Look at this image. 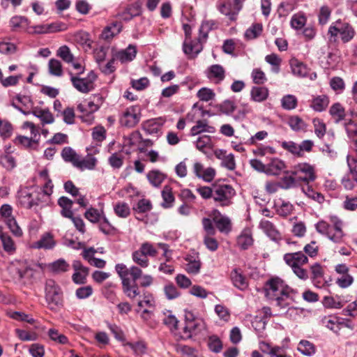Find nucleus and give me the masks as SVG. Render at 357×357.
<instances>
[{
	"label": "nucleus",
	"mask_w": 357,
	"mask_h": 357,
	"mask_svg": "<svg viewBox=\"0 0 357 357\" xmlns=\"http://www.w3.org/2000/svg\"><path fill=\"white\" fill-rule=\"evenodd\" d=\"M162 321L163 324L166 325L171 331L176 330L178 328V321L177 318L170 312H169L167 314H165Z\"/></svg>",
	"instance_id": "64"
},
{
	"label": "nucleus",
	"mask_w": 357,
	"mask_h": 357,
	"mask_svg": "<svg viewBox=\"0 0 357 357\" xmlns=\"http://www.w3.org/2000/svg\"><path fill=\"white\" fill-rule=\"evenodd\" d=\"M123 29L121 22L114 21L106 26L102 31L101 38L105 40H110L117 36Z\"/></svg>",
	"instance_id": "16"
},
{
	"label": "nucleus",
	"mask_w": 357,
	"mask_h": 357,
	"mask_svg": "<svg viewBox=\"0 0 357 357\" xmlns=\"http://www.w3.org/2000/svg\"><path fill=\"white\" fill-rule=\"evenodd\" d=\"M157 244L154 245L150 242H144L141 244L139 249L149 257H155L158 255Z\"/></svg>",
	"instance_id": "51"
},
{
	"label": "nucleus",
	"mask_w": 357,
	"mask_h": 357,
	"mask_svg": "<svg viewBox=\"0 0 357 357\" xmlns=\"http://www.w3.org/2000/svg\"><path fill=\"white\" fill-rule=\"evenodd\" d=\"M97 159L92 155L89 154L84 158L79 156L78 162L75 164V167L80 170H93L95 169Z\"/></svg>",
	"instance_id": "26"
},
{
	"label": "nucleus",
	"mask_w": 357,
	"mask_h": 357,
	"mask_svg": "<svg viewBox=\"0 0 357 357\" xmlns=\"http://www.w3.org/2000/svg\"><path fill=\"white\" fill-rule=\"evenodd\" d=\"M235 195V190L229 185L214 186L213 200L219 206H230Z\"/></svg>",
	"instance_id": "5"
},
{
	"label": "nucleus",
	"mask_w": 357,
	"mask_h": 357,
	"mask_svg": "<svg viewBox=\"0 0 357 357\" xmlns=\"http://www.w3.org/2000/svg\"><path fill=\"white\" fill-rule=\"evenodd\" d=\"M259 228L273 241L281 240L282 236L276 226L271 221L262 219L259 225Z\"/></svg>",
	"instance_id": "14"
},
{
	"label": "nucleus",
	"mask_w": 357,
	"mask_h": 357,
	"mask_svg": "<svg viewBox=\"0 0 357 357\" xmlns=\"http://www.w3.org/2000/svg\"><path fill=\"white\" fill-rule=\"evenodd\" d=\"M115 271L121 280L123 293L130 298H135L139 294L137 280L142 276V269L136 266L128 268L124 264H117Z\"/></svg>",
	"instance_id": "1"
},
{
	"label": "nucleus",
	"mask_w": 357,
	"mask_h": 357,
	"mask_svg": "<svg viewBox=\"0 0 357 357\" xmlns=\"http://www.w3.org/2000/svg\"><path fill=\"white\" fill-rule=\"evenodd\" d=\"M29 23L28 19L22 16H15L10 21V26L13 31L21 29L26 31V27L29 26Z\"/></svg>",
	"instance_id": "38"
},
{
	"label": "nucleus",
	"mask_w": 357,
	"mask_h": 357,
	"mask_svg": "<svg viewBox=\"0 0 357 357\" xmlns=\"http://www.w3.org/2000/svg\"><path fill=\"white\" fill-rule=\"evenodd\" d=\"M262 31V25L260 24H253L245 33V36L248 39H254L258 37Z\"/></svg>",
	"instance_id": "62"
},
{
	"label": "nucleus",
	"mask_w": 357,
	"mask_h": 357,
	"mask_svg": "<svg viewBox=\"0 0 357 357\" xmlns=\"http://www.w3.org/2000/svg\"><path fill=\"white\" fill-rule=\"evenodd\" d=\"M287 123L289 127L296 132L303 131L306 130L307 124L298 116H291L288 118Z\"/></svg>",
	"instance_id": "32"
},
{
	"label": "nucleus",
	"mask_w": 357,
	"mask_h": 357,
	"mask_svg": "<svg viewBox=\"0 0 357 357\" xmlns=\"http://www.w3.org/2000/svg\"><path fill=\"white\" fill-rule=\"evenodd\" d=\"M102 102V97L99 94H96L93 96V100L89 101L86 106L79 104L77 106V109L83 113L92 114L99 109Z\"/></svg>",
	"instance_id": "19"
},
{
	"label": "nucleus",
	"mask_w": 357,
	"mask_h": 357,
	"mask_svg": "<svg viewBox=\"0 0 357 357\" xmlns=\"http://www.w3.org/2000/svg\"><path fill=\"white\" fill-rule=\"evenodd\" d=\"M8 315L10 318L20 321H26L30 324H33L36 322V320L31 317L29 314H25L22 312H8Z\"/></svg>",
	"instance_id": "50"
},
{
	"label": "nucleus",
	"mask_w": 357,
	"mask_h": 357,
	"mask_svg": "<svg viewBox=\"0 0 357 357\" xmlns=\"http://www.w3.org/2000/svg\"><path fill=\"white\" fill-rule=\"evenodd\" d=\"M69 74L73 86L78 91L87 93L94 89V82L97 76L93 71H90L86 77H80L79 75H74L72 73Z\"/></svg>",
	"instance_id": "6"
},
{
	"label": "nucleus",
	"mask_w": 357,
	"mask_h": 357,
	"mask_svg": "<svg viewBox=\"0 0 357 357\" xmlns=\"http://www.w3.org/2000/svg\"><path fill=\"white\" fill-rule=\"evenodd\" d=\"M314 133L319 138H322L326 132V126L322 120L316 118L312 121Z\"/></svg>",
	"instance_id": "55"
},
{
	"label": "nucleus",
	"mask_w": 357,
	"mask_h": 357,
	"mask_svg": "<svg viewBox=\"0 0 357 357\" xmlns=\"http://www.w3.org/2000/svg\"><path fill=\"white\" fill-rule=\"evenodd\" d=\"M293 209L294 206L289 202H282L280 205H276V212L280 216L287 217L291 214Z\"/></svg>",
	"instance_id": "60"
},
{
	"label": "nucleus",
	"mask_w": 357,
	"mask_h": 357,
	"mask_svg": "<svg viewBox=\"0 0 357 357\" xmlns=\"http://www.w3.org/2000/svg\"><path fill=\"white\" fill-rule=\"evenodd\" d=\"M285 263L291 268L302 266L308 262L307 257L302 252L287 253L283 257Z\"/></svg>",
	"instance_id": "13"
},
{
	"label": "nucleus",
	"mask_w": 357,
	"mask_h": 357,
	"mask_svg": "<svg viewBox=\"0 0 357 357\" xmlns=\"http://www.w3.org/2000/svg\"><path fill=\"white\" fill-rule=\"evenodd\" d=\"M281 146L286 151H289L291 154L301 157L300 151H299V144H297L294 142L289 141V142H282L281 144Z\"/></svg>",
	"instance_id": "61"
},
{
	"label": "nucleus",
	"mask_w": 357,
	"mask_h": 357,
	"mask_svg": "<svg viewBox=\"0 0 357 357\" xmlns=\"http://www.w3.org/2000/svg\"><path fill=\"white\" fill-rule=\"evenodd\" d=\"M231 282L235 287L244 291L248 287V282L240 269L234 268L230 274Z\"/></svg>",
	"instance_id": "21"
},
{
	"label": "nucleus",
	"mask_w": 357,
	"mask_h": 357,
	"mask_svg": "<svg viewBox=\"0 0 357 357\" xmlns=\"http://www.w3.org/2000/svg\"><path fill=\"white\" fill-rule=\"evenodd\" d=\"M47 334L49 337L56 343L66 344L68 342V337L60 333L59 331L55 328H50L48 331Z\"/></svg>",
	"instance_id": "49"
},
{
	"label": "nucleus",
	"mask_w": 357,
	"mask_h": 357,
	"mask_svg": "<svg viewBox=\"0 0 357 357\" xmlns=\"http://www.w3.org/2000/svg\"><path fill=\"white\" fill-rule=\"evenodd\" d=\"M298 183L297 178L291 173V175L284 176L280 183L282 188L289 189L295 187Z\"/></svg>",
	"instance_id": "59"
},
{
	"label": "nucleus",
	"mask_w": 357,
	"mask_h": 357,
	"mask_svg": "<svg viewBox=\"0 0 357 357\" xmlns=\"http://www.w3.org/2000/svg\"><path fill=\"white\" fill-rule=\"evenodd\" d=\"M208 347L211 351L219 353L222 349L220 339L216 335H211L208 340Z\"/></svg>",
	"instance_id": "56"
},
{
	"label": "nucleus",
	"mask_w": 357,
	"mask_h": 357,
	"mask_svg": "<svg viewBox=\"0 0 357 357\" xmlns=\"http://www.w3.org/2000/svg\"><path fill=\"white\" fill-rule=\"evenodd\" d=\"M50 196L40 190L33 192V206H45L50 202Z\"/></svg>",
	"instance_id": "39"
},
{
	"label": "nucleus",
	"mask_w": 357,
	"mask_h": 357,
	"mask_svg": "<svg viewBox=\"0 0 357 357\" xmlns=\"http://www.w3.org/2000/svg\"><path fill=\"white\" fill-rule=\"evenodd\" d=\"M329 113L334 119L335 123H339L345 117V111L344 107L338 102L333 104L330 109Z\"/></svg>",
	"instance_id": "37"
},
{
	"label": "nucleus",
	"mask_w": 357,
	"mask_h": 357,
	"mask_svg": "<svg viewBox=\"0 0 357 357\" xmlns=\"http://www.w3.org/2000/svg\"><path fill=\"white\" fill-rule=\"evenodd\" d=\"M70 265L63 259H59L47 265L48 270L54 274H61L69 270Z\"/></svg>",
	"instance_id": "28"
},
{
	"label": "nucleus",
	"mask_w": 357,
	"mask_h": 357,
	"mask_svg": "<svg viewBox=\"0 0 357 357\" xmlns=\"http://www.w3.org/2000/svg\"><path fill=\"white\" fill-rule=\"evenodd\" d=\"M56 56L67 63H73L74 61V56L67 45L60 47L56 52Z\"/></svg>",
	"instance_id": "44"
},
{
	"label": "nucleus",
	"mask_w": 357,
	"mask_h": 357,
	"mask_svg": "<svg viewBox=\"0 0 357 357\" xmlns=\"http://www.w3.org/2000/svg\"><path fill=\"white\" fill-rule=\"evenodd\" d=\"M215 128L213 126H209L206 120H199L196 124L191 128L190 134L192 135H197L202 132L214 133Z\"/></svg>",
	"instance_id": "27"
},
{
	"label": "nucleus",
	"mask_w": 357,
	"mask_h": 357,
	"mask_svg": "<svg viewBox=\"0 0 357 357\" xmlns=\"http://www.w3.org/2000/svg\"><path fill=\"white\" fill-rule=\"evenodd\" d=\"M136 47L129 45L125 50L117 52L115 54V59L119 60L121 63H127L132 61L136 57Z\"/></svg>",
	"instance_id": "23"
},
{
	"label": "nucleus",
	"mask_w": 357,
	"mask_h": 357,
	"mask_svg": "<svg viewBox=\"0 0 357 357\" xmlns=\"http://www.w3.org/2000/svg\"><path fill=\"white\" fill-rule=\"evenodd\" d=\"M132 259L142 268H146L149 265L148 257L139 248L132 252Z\"/></svg>",
	"instance_id": "36"
},
{
	"label": "nucleus",
	"mask_w": 357,
	"mask_h": 357,
	"mask_svg": "<svg viewBox=\"0 0 357 357\" xmlns=\"http://www.w3.org/2000/svg\"><path fill=\"white\" fill-rule=\"evenodd\" d=\"M281 105L283 109L286 110H292L297 107L298 99L294 95H286L281 99Z\"/></svg>",
	"instance_id": "43"
},
{
	"label": "nucleus",
	"mask_w": 357,
	"mask_h": 357,
	"mask_svg": "<svg viewBox=\"0 0 357 357\" xmlns=\"http://www.w3.org/2000/svg\"><path fill=\"white\" fill-rule=\"evenodd\" d=\"M31 113L41 121L43 125L51 124L54 121V116L48 109L35 107Z\"/></svg>",
	"instance_id": "25"
},
{
	"label": "nucleus",
	"mask_w": 357,
	"mask_h": 357,
	"mask_svg": "<svg viewBox=\"0 0 357 357\" xmlns=\"http://www.w3.org/2000/svg\"><path fill=\"white\" fill-rule=\"evenodd\" d=\"M15 142L26 148L35 149L38 142V139H33L25 136L20 135L15 138Z\"/></svg>",
	"instance_id": "45"
},
{
	"label": "nucleus",
	"mask_w": 357,
	"mask_h": 357,
	"mask_svg": "<svg viewBox=\"0 0 357 357\" xmlns=\"http://www.w3.org/2000/svg\"><path fill=\"white\" fill-rule=\"evenodd\" d=\"M197 96L200 100L208 102L214 99L215 93L213 89L203 87L197 91Z\"/></svg>",
	"instance_id": "54"
},
{
	"label": "nucleus",
	"mask_w": 357,
	"mask_h": 357,
	"mask_svg": "<svg viewBox=\"0 0 357 357\" xmlns=\"http://www.w3.org/2000/svg\"><path fill=\"white\" fill-rule=\"evenodd\" d=\"M183 48L184 53L188 55H197L202 49V45L199 42L195 43H187L186 41L183 43Z\"/></svg>",
	"instance_id": "53"
},
{
	"label": "nucleus",
	"mask_w": 357,
	"mask_h": 357,
	"mask_svg": "<svg viewBox=\"0 0 357 357\" xmlns=\"http://www.w3.org/2000/svg\"><path fill=\"white\" fill-rule=\"evenodd\" d=\"M61 156L65 161L71 162L74 167L78 162L79 157V155L70 147L63 148L61 151Z\"/></svg>",
	"instance_id": "40"
},
{
	"label": "nucleus",
	"mask_w": 357,
	"mask_h": 357,
	"mask_svg": "<svg viewBox=\"0 0 357 357\" xmlns=\"http://www.w3.org/2000/svg\"><path fill=\"white\" fill-rule=\"evenodd\" d=\"M303 191L307 196V197L321 204L324 201V196L318 192L314 191L310 186L307 185L306 188H303Z\"/></svg>",
	"instance_id": "57"
},
{
	"label": "nucleus",
	"mask_w": 357,
	"mask_h": 357,
	"mask_svg": "<svg viewBox=\"0 0 357 357\" xmlns=\"http://www.w3.org/2000/svg\"><path fill=\"white\" fill-rule=\"evenodd\" d=\"M331 221L333 224L335 232L332 233V231H330L327 235L328 238L335 243H342L344 236L342 229L343 225L342 221L336 216H331Z\"/></svg>",
	"instance_id": "11"
},
{
	"label": "nucleus",
	"mask_w": 357,
	"mask_h": 357,
	"mask_svg": "<svg viewBox=\"0 0 357 357\" xmlns=\"http://www.w3.org/2000/svg\"><path fill=\"white\" fill-rule=\"evenodd\" d=\"M291 174L295 176L298 182L308 183L315 179L314 168L308 163H300L294 167Z\"/></svg>",
	"instance_id": "7"
},
{
	"label": "nucleus",
	"mask_w": 357,
	"mask_h": 357,
	"mask_svg": "<svg viewBox=\"0 0 357 357\" xmlns=\"http://www.w3.org/2000/svg\"><path fill=\"white\" fill-rule=\"evenodd\" d=\"M140 120L139 110L136 107H128L124 111L120 118V123L122 126L133 128Z\"/></svg>",
	"instance_id": "8"
},
{
	"label": "nucleus",
	"mask_w": 357,
	"mask_h": 357,
	"mask_svg": "<svg viewBox=\"0 0 357 357\" xmlns=\"http://www.w3.org/2000/svg\"><path fill=\"white\" fill-rule=\"evenodd\" d=\"M142 12L141 3L138 1L128 5L125 9L116 16L123 21H130L133 17L139 16Z\"/></svg>",
	"instance_id": "10"
},
{
	"label": "nucleus",
	"mask_w": 357,
	"mask_h": 357,
	"mask_svg": "<svg viewBox=\"0 0 357 357\" xmlns=\"http://www.w3.org/2000/svg\"><path fill=\"white\" fill-rule=\"evenodd\" d=\"M114 212L120 218H127L130 215V208L125 202H118L114 206Z\"/></svg>",
	"instance_id": "58"
},
{
	"label": "nucleus",
	"mask_w": 357,
	"mask_h": 357,
	"mask_svg": "<svg viewBox=\"0 0 357 357\" xmlns=\"http://www.w3.org/2000/svg\"><path fill=\"white\" fill-rule=\"evenodd\" d=\"M298 350L305 356H311L315 353V347L307 340H301L298 345Z\"/></svg>",
	"instance_id": "46"
},
{
	"label": "nucleus",
	"mask_w": 357,
	"mask_h": 357,
	"mask_svg": "<svg viewBox=\"0 0 357 357\" xmlns=\"http://www.w3.org/2000/svg\"><path fill=\"white\" fill-rule=\"evenodd\" d=\"M45 300L50 310H56L63 303V291L52 279H48L45 285Z\"/></svg>",
	"instance_id": "2"
},
{
	"label": "nucleus",
	"mask_w": 357,
	"mask_h": 357,
	"mask_svg": "<svg viewBox=\"0 0 357 357\" xmlns=\"http://www.w3.org/2000/svg\"><path fill=\"white\" fill-rule=\"evenodd\" d=\"M124 156L121 153H114L108 158L109 165L114 169H120L123 165Z\"/></svg>",
	"instance_id": "52"
},
{
	"label": "nucleus",
	"mask_w": 357,
	"mask_h": 357,
	"mask_svg": "<svg viewBox=\"0 0 357 357\" xmlns=\"http://www.w3.org/2000/svg\"><path fill=\"white\" fill-rule=\"evenodd\" d=\"M162 197L163 199L162 206L163 208H167L172 206L175 198L172 192V188L169 185L164 186L162 190Z\"/></svg>",
	"instance_id": "33"
},
{
	"label": "nucleus",
	"mask_w": 357,
	"mask_h": 357,
	"mask_svg": "<svg viewBox=\"0 0 357 357\" xmlns=\"http://www.w3.org/2000/svg\"><path fill=\"white\" fill-rule=\"evenodd\" d=\"M0 239L3 250L8 254H13L15 252L16 248L12 238L8 234L2 233L0 234Z\"/></svg>",
	"instance_id": "41"
},
{
	"label": "nucleus",
	"mask_w": 357,
	"mask_h": 357,
	"mask_svg": "<svg viewBox=\"0 0 357 357\" xmlns=\"http://www.w3.org/2000/svg\"><path fill=\"white\" fill-rule=\"evenodd\" d=\"M206 75L210 80L219 83L225 79V70L222 66L214 64L208 68Z\"/></svg>",
	"instance_id": "18"
},
{
	"label": "nucleus",
	"mask_w": 357,
	"mask_h": 357,
	"mask_svg": "<svg viewBox=\"0 0 357 357\" xmlns=\"http://www.w3.org/2000/svg\"><path fill=\"white\" fill-rule=\"evenodd\" d=\"M188 264L185 266V271L188 273L197 274L199 272L201 268V262L199 259H196L192 257L186 258Z\"/></svg>",
	"instance_id": "48"
},
{
	"label": "nucleus",
	"mask_w": 357,
	"mask_h": 357,
	"mask_svg": "<svg viewBox=\"0 0 357 357\" xmlns=\"http://www.w3.org/2000/svg\"><path fill=\"white\" fill-rule=\"evenodd\" d=\"M329 104V99L326 95L317 96L312 98L310 104L311 108L316 112H322L326 109Z\"/></svg>",
	"instance_id": "29"
},
{
	"label": "nucleus",
	"mask_w": 357,
	"mask_h": 357,
	"mask_svg": "<svg viewBox=\"0 0 357 357\" xmlns=\"http://www.w3.org/2000/svg\"><path fill=\"white\" fill-rule=\"evenodd\" d=\"M56 241L50 232L43 234L40 238L34 243L33 248L37 249L52 250L56 245Z\"/></svg>",
	"instance_id": "17"
},
{
	"label": "nucleus",
	"mask_w": 357,
	"mask_h": 357,
	"mask_svg": "<svg viewBox=\"0 0 357 357\" xmlns=\"http://www.w3.org/2000/svg\"><path fill=\"white\" fill-rule=\"evenodd\" d=\"M268 94V89L264 86H254L250 91L251 98L255 102H263L266 100Z\"/></svg>",
	"instance_id": "31"
},
{
	"label": "nucleus",
	"mask_w": 357,
	"mask_h": 357,
	"mask_svg": "<svg viewBox=\"0 0 357 357\" xmlns=\"http://www.w3.org/2000/svg\"><path fill=\"white\" fill-rule=\"evenodd\" d=\"M292 73L299 77H305L308 73V68L302 62L297 59H291L290 61Z\"/></svg>",
	"instance_id": "35"
},
{
	"label": "nucleus",
	"mask_w": 357,
	"mask_h": 357,
	"mask_svg": "<svg viewBox=\"0 0 357 357\" xmlns=\"http://www.w3.org/2000/svg\"><path fill=\"white\" fill-rule=\"evenodd\" d=\"M265 61L272 66L273 72L275 73H279L282 59L278 55L274 53L266 55Z\"/></svg>",
	"instance_id": "47"
},
{
	"label": "nucleus",
	"mask_w": 357,
	"mask_h": 357,
	"mask_svg": "<svg viewBox=\"0 0 357 357\" xmlns=\"http://www.w3.org/2000/svg\"><path fill=\"white\" fill-rule=\"evenodd\" d=\"M266 174L278 175L286 167L283 160L278 158H271L266 164Z\"/></svg>",
	"instance_id": "22"
},
{
	"label": "nucleus",
	"mask_w": 357,
	"mask_h": 357,
	"mask_svg": "<svg viewBox=\"0 0 357 357\" xmlns=\"http://www.w3.org/2000/svg\"><path fill=\"white\" fill-rule=\"evenodd\" d=\"M146 178L153 187L158 188L166 178V176L160 170L154 169L148 172Z\"/></svg>",
	"instance_id": "30"
},
{
	"label": "nucleus",
	"mask_w": 357,
	"mask_h": 357,
	"mask_svg": "<svg viewBox=\"0 0 357 357\" xmlns=\"http://www.w3.org/2000/svg\"><path fill=\"white\" fill-rule=\"evenodd\" d=\"M212 216L213 222L220 232L227 234L231 231V220L228 217L223 216L218 210L213 211Z\"/></svg>",
	"instance_id": "12"
},
{
	"label": "nucleus",
	"mask_w": 357,
	"mask_h": 357,
	"mask_svg": "<svg viewBox=\"0 0 357 357\" xmlns=\"http://www.w3.org/2000/svg\"><path fill=\"white\" fill-rule=\"evenodd\" d=\"M19 204L26 208L33 207V192H31L27 189L21 190L17 193Z\"/></svg>",
	"instance_id": "24"
},
{
	"label": "nucleus",
	"mask_w": 357,
	"mask_h": 357,
	"mask_svg": "<svg viewBox=\"0 0 357 357\" xmlns=\"http://www.w3.org/2000/svg\"><path fill=\"white\" fill-rule=\"evenodd\" d=\"M330 35V40L335 42L337 35H340L342 41L344 43H348L355 36V30L354 28L347 23H341L336 22L332 24L328 31Z\"/></svg>",
	"instance_id": "4"
},
{
	"label": "nucleus",
	"mask_w": 357,
	"mask_h": 357,
	"mask_svg": "<svg viewBox=\"0 0 357 357\" xmlns=\"http://www.w3.org/2000/svg\"><path fill=\"white\" fill-rule=\"evenodd\" d=\"M206 323L202 319H196L195 321L185 325L183 329V335L182 337L183 339L191 338L192 335H196L206 330Z\"/></svg>",
	"instance_id": "9"
},
{
	"label": "nucleus",
	"mask_w": 357,
	"mask_h": 357,
	"mask_svg": "<svg viewBox=\"0 0 357 357\" xmlns=\"http://www.w3.org/2000/svg\"><path fill=\"white\" fill-rule=\"evenodd\" d=\"M245 0H234L237 10H234L230 3L220 2L219 3L218 8L222 14L228 16L229 20H234L236 19V15H237L238 11L241 9V4Z\"/></svg>",
	"instance_id": "15"
},
{
	"label": "nucleus",
	"mask_w": 357,
	"mask_h": 357,
	"mask_svg": "<svg viewBox=\"0 0 357 357\" xmlns=\"http://www.w3.org/2000/svg\"><path fill=\"white\" fill-rule=\"evenodd\" d=\"M15 333L22 341H34L38 339V335L36 333H29L24 330L17 328Z\"/></svg>",
	"instance_id": "63"
},
{
	"label": "nucleus",
	"mask_w": 357,
	"mask_h": 357,
	"mask_svg": "<svg viewBox=\"0 0 357 357\" xmlns=\"http://www.w3.org/2000/svg\"><path fill=\"white\" fill-rule=\"evenodd\" d=\"M48 70L52 75L56 77L62 76L63 68L61 63L56 59H51L48 62Z\"/></svg>",
	"instance_id": "42"
},
{
	"label": "nucleus",
	"mask_w": 357,
	"mask_h": 357,
	"mask_svg": "<svg viewBox=\"0 0 357 357\" xmlns=\"http://www.w3.org/2000/svg\"><path fill=\"white\" fill-rule=\"evenodd\" d=\"M254 243L251 229L245 228L237 238V244L242 250H248Z\"/></svg>",
	"instance_id": "20"
},
{
	"label": "nucleus",
	"mask_w": 357,
	"mask_h": 357,
	"mask_svg": "<svg viewBox=\"0 0 357 357\" xmlns=\"http://www.w3.org/2000/svg\"><path fill=\"white\" fill-rule=\"evenodd\" d=\"M266 296L273 300L280 296L289 297L294 291L285 282L279 278H273L268 280L265 284Z\"/></svg>",
	"instance_id": "3"
},
{
	"label": "nucleus",
	"mask_w": 357,
	"mask_h": 357,
	"mask_svg": "<svg viewBox=\"0 0 357 357\" xmlns=\"http://www.w3.org/2000/svg\"><path fill=\"white\" fill-rule=\"evenodd\" d=\"M162 125L156 119H150L144 123L143 129L149 135H157L160 132Z\"/></svg>",
	"instance_id": "34"
}]
</instances>
